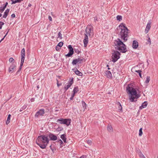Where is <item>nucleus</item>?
<instances>
[{
  "mask_svg": "<svg viewBox=\"0 0 158 158\" xmlns=\"http://www.w3.org/2000/svg\"><path fill=\"white\" fill-rule=\"evenodd\" d=\"M135 72L139 73V75L140 77H142L141 72V71L140 70H136Z\"/></svg>",
  "mask_w": 158,
  "mask_h": 158,
  "instance_id": "obj_32",
  "label": "nucleus"
},
{
  "mask_svg": "<svg viewBox=\"0 0 158 158\" xmlns=\"http://www.w3.org/2000/svg\"><path fill=\"white\" fill-rule=\"evenodd\" d=\"M4 23L1 21H0V29L2 28V26L4 24Z\"/></svg>",
  "mask_w": 158,
  "mask_h": 158,
  "instance_id": "obj_38",
  "label": "nucleus"
},
{
  "mask_svg": "<svg viewBox=\"0 0 158 158\" xmlns=\"http://www.w3.org/2000/svg\"><path fill=\"white\" fill-rule=\"evenodd\" d=\"M16 66L13 64L10 66L9 69V72L10 73H12L14 70L16 69Z\"/></svg>",
  "mask_w": 158,
  "mask_h": 158,
  "instance_id": "obj_14",
  "label": "nucleus"
},
{
  "mask_svg": "<svg viewBox=\"0 0 158 158\" xmlns=\"http://www.w3.org/2000/svg\"><path fill=\"white\" fill-rule=\"evenodd\" d=\"M11 115L9 114L8 115L7 120L6 121V124H8L10 122Z\"/></svg>",
  "mask_w": 158,
  "mask_h": 158,
  "instance_id": "obj_23",
  "label": "nucleus"
},
{
  "mask_svg": "<svg viewBox=\"0 0 158 158\" xmlns=\"http://www.w3.org/2000/svg\"><path fill=\"white\" fill-rule=\"evenodd\" d=\"M94 20H97V19H96L95 18H94Z\"/></svg>",
  "mask_w": 158,
  "mask_h": 158,
  "instance_id": "obj_63",
  "label": "nucleus"
},
{
  "mask_svg": "<svg viewBox=\"0 0 158 158\" xmlns=\"http://www.w3.org/2000/svg\"><path fill=\"white\" fill-rule=\"evenodd\" d=\"M82 104L83 108L85 107V108L86 106H87L86 103L84 101H82Z\"/></svg>",
  "mask_w": 158,
  "mask_h": 158,
  "instance_id": "obj_34",
  "label": "nucleus"
},
{
  "mask_svg": "<svg viewBox=\"0 0 158 158\" xmlns=\"http://www.w3.org/2000/svg\"><path fill=\"white\" fill-rule=\"evenodd\" d=\"M148 42L150 44H151V41L150 39V38L149 37V38H148Z\"/></svg>",
  "mask_w": 158,
  "mask_h": 158,
  "instance_id": "obj_46",
  "label": "nucleus"
},
{
  "mask_svg": "<svg viewBox=\"0 0 158 158\" xmlns=\"http://www.w3.org/2000/svg\"><path fill=\"white\" fill-rule=\"evenodd\" d=\"M73 97L71 96V97L70 98V100H73Z\"/></svg>",
  "mask_w": 158,
  "mask_h": 158,
  "instance_id": "obj_56",
  "label": "nucleus"
},
{
  "mask_svg": "<svg viewBox=\"0 0 158 158\" xmlns=\"http://www.w3.org/2000/svg\"><path fill=\"white\" fill-rule=\"evenodd\" d=\"M150 81V77L147 76L146 77V80L145 81V83L146 84L148 83Z\"/></svg>",
  "mask_w": 158,
  "mask_h": 158,
  "instance_id": "obj_26",
  "label": "nucleus"
},
{
  "mask_svg": "<svg viewBox=\"0 0 158 158\" xmlns=\"http://www.w3.org/2000/svg\"><path fill=\"white\" fill-rule=\"evenodd\" d=\"M63 42H60L57 45V46H58V47H60L62 46V45H63Z\"/></svg>",
  "mask_w": 158,
  "mask_h": 158,
  "instance_id": "obj_35",
  "label": "nucleus"
},
{
  "mask_svg": "<svg viewBox=\"0 0 158 158\" xmlns=\"http://www.w3.org/2000/svg\"><path fill=\"white\" fill-rule=\"evenodd\" d=\"M50 139V140L55 141L57 139V137L54 134L50 133L48 136Z\"/></svg>",
  "mask_w": 158,
  "mask_h": 158,
  "instance_id": "obj_11",
  "label": "nucleus"
},
{
  "mask_svg": "<svg viewBox=\"0 0 158 158\" xmlns=\"http://www.w3.org/2000/svg\"><path fill=\"white\" fill-rule=\"evenodd\" d=\"M57 86H58V87H59V86H60V85H61V84H59V83H58V81H57Z\"/></svg>",
  "mask_w": 158,
  "mask_h": 158,
  "instance_id": "obj_48",
  "label": "nucleus"
},
{
  "mask_svg": "<svg viewBox=\"0 0 158 158\" xmlns=\"http://www.w3.org/2000/svg\"><path fill=\"white\" fill-rule=\"evenodd\" d=\"M117 19L119 21H120L122 19V17L120 15H117L116 17Z\"/></svg>",
  "mask_w": 158,
  "mask_h": 158,
  "instance_id": "obj_29",
  "label": "nucleus"
},
{
  "mask_svg": "<svg viewBox=\"0 0 158 158\" xmlns=\"http://www.w3.org/2000/svg\"><path fill=\"white\" fill-rule=\"evenodd\" d=\"M84 46L85 47H86L88 43V37L87 35L85 34V38L83 40Z\"/></svg>",
  "mask_w": 158,
  "mask_h": 158,
  "instance_id": "obj_13",
  "label": "nucleus"
},
{
  "mask_svg": "<svg viewBox=\"0 0 158 158\" xmlns=\"http://www.w3.org/2000/svg\"><path fill=\"white\" fill-rule=\"evenodd\" d=\"M105 75L108 78H111L112 77V74L109 71H106L105 72Z\"/></svg>",
  "mask_w": 158,
  "mask_h": 158,
  "instance_id": "obj_16",
  "label": "nucleus"
},
{
  "mask_svg": "<svg viewBox=\"0 0 158 158\" xmlns=\"http://www.w3.org/2000/svg\"><path fill=\"white\" fill-rule=\"evenodd\" d=\"M58 142L60 143V145L63 143L62 141L60 139L59 140Z\"/></svg>",
  "mask_w": 158,
  "mask_h": 158,
  "instance_id": "obj_44",
  "label": "nucleus"
},
{
  "mask_svg": "<svg viewBox=\"0 0 158 158\" xmlns=\"http://www.w3.org/2000/svg\"><path fill=\"white\" fill-rule=\"evenodd\" d=\"M34 100V98H31V102H33Z\"/></svg>",
  "mask_w": 158,
  "mask_h": 158,
  "instance_id": "obj_55",
  "label": "nucleus"
},
{
  "mask_svg": "<svg viewBox=\"0 0 158 158\" xmlns=\"http://www.w3.org/2000/svg\"><path fill=\"white\" fill-rule=\"evenodd\" d=\"M48 136L40 135L39 136L36 140V143L42 149L46 148L49 142Z\"/></svg>",
  "mask_w": 158,
  "mask_h": 158,
  "instance_id": "obj_3",
  "label": "nucleus"
},
{
  "mask_svg": "<svg viewBox=\"0 0 158 158\" xmlns=\"http://www.w3.org/2000/svg\"><path fill=\"white\" fill-rule=\"evenodd\" d=\"M60 47H58V46H56V50H57V51H58V50H59L60 49Z\"/></svg>",
  "mask_w": 158,
  "mask_h": 158,
  "instance_id": "obj_45",
  "label": "nucleus"
},
{
  "mask_svg": "<svg viewBox=\"0 0 158 158\" xmlns=\"http://www.w3.org/2000/svg\"><path fill=\"white\" fill-rule=\"evenodd\" d=\"M4 37L3 39H2V40H1V41H2V40H3V39H4Z\"/></svg>",
  "mask_w": 158,
  "mask_h": 158,
  "instance_id": "obj_62",
  "label": "nucleus"
},
{
  "mask_svg": "<svg viewBox=\"0 0 158 158\" xmlns=\"http://www.w3.org/2000/svg\"><path fill=\"white\" fill-rule=\"evenodd\" d=\"M141 158H145V157H144V156L143 155H142V156H140Z\"/></svg>",
  "mask_w": 158,
  "mask_h": 158,
  "instance_id": "obj_54",
  "label": "nucleus"
},
{
  "mask_svg": "<svg viewBox=\"0 0 158 158\" xmlns=\"http://www.w3.org/2000/svg\"><path fill=\"white\" fill-rule=\"evenodd\" d=\"M58 37L60 38V39H62V35L60 32H59L58 33Z\"/></svg>",
  "mask_w": 158,
  "mask_h": 158,
  "instance_id": "obj_42",
  "label": "nucleus"
},
{
  "mask_svg": "<svg viewBox=\"0 0 158 158\" xmlns=\"http://www.w3.org/2000/svg\"><path fill=\"white\" fill-rule=\"evenodd\" d=\"M82 60V59L78 58V59L73 60L72 62V64L73 65H75L77 63H81Z\"/></svg>",
  "mask_w": 158,
  "mask_h": 158,
  "instance_id": "obj_10",
  "label": "nucleus"
},
{
  "mask_svg": "<svg viewBox=\"0 0 158 158\" xmlns=\"http://www.w3.org/2000/svg\"><path fill=\"white\" fill-rule=\"evenodd\" d=\"M108 69H110V68H108Z\"/></svg>",
  "mask_w": 158,
  "mask_h": 158,
  "instance_id": "obj_64",
  "label": "nucleus"
},
{
  "mask_svg": "<svg viewBox=\"0 0 158 158\" xmlns=\"http://www.w3.org/2000/svg\"><path fill=\"white\" fill-rule=\"evenodd\" d=\"M9 62L10 63L14 62V60L12 57H10L9 59Z\"/></svg>",
  "mask_w": 158,
  "mask_h": 158,
  "instance_id": "obj_37",
  "label": "nucleus"
},
{
  "mask_svg": "<svg viewBox=\"0 0 158 158\" xmlns=\"http://www.w3.org/2000/svg\"><path fill=\"white\" fill-rule=\"evenodd\" d=\"M80 158H85L84 156H81Z\"/></svg>",
  "mask_w": 158,
  "mask_h": 158,
  "instance_id": "obj_58",
  "label": "nucleus"
},
{
  "mask_svg": "<svg viewBox=\"0 0 158 158\" xmlns=\"http://www.w3.org/2000/svg\"><path fill=\"white\" fill-rule=\"evenodd\" d=\"M151 21H149L146 27V28L145 29V31L146 33H147L149 31L150 27H151Z\"/></svg>",
  "mask_w": 158,
  "mask_h": 158,
  "instance_id": "obj_15",
  "label": "nucleus"
},
{
  "mask_svg": "<svg viewBox=\"0 0 158 158\" xmlns=\"http://www.w3.org/2000/svg\"><path fill=\"white\" fill-rule=\"evenodd\" d=\"M63 128L62 127H59L56 129V130L58 131H62Z\"/></svg>",
  "mask_w": 158,
  "mask_h": 158,
  "instance_id": "obj_30",
  "label": "nucleus"
},
{
  "mask_svg": "<svg viewBox=\"0 0 158 158\" xmlns=\"http://www.w3.org/2000/svg\"><path fill=\"white\" fill-rule=\"evenodd\" d=\"M106 66L107 67H109V65H108V64Z\"/></svg>",
  "mask_w": 158,
  "mask_h": 158,
  "instance_id": "obj_61",
  "label": "nucleus"
},
{
  "mask_svg": "<svg viewBox=\"0 0 158 158\" xmlns=\"http://www.w3.org/2000/svg\"><path fill=\"white\" fill-rule=\"evenodd\" d=\"M25 50L24 48H23L21 52V59H25Z\"/></svg>",
  "mask_w": 158,
  "mask_h": 158,
  "instance_id": "obj_18",
  "label": "nucleus"
},
{
  "mask_svg": "<svg viewBox=\"0 0 158 158\" xmlns=\"http://www.w3.org/2000/svg\"><path fill=\"white\" fill-rule=\"evenodd\" d=\"M7 4H8L7 2H6L5 3V6H3V7L5 8L6 6L7 5Z\"/></svg>",
  "mask_w": 158,
  "mask_h": 158,
  "instance_id": "obj_51",
  "label": "nucleus"
},
{
  "mask_svg": "<svg viewBox=\"0 0 158 158\" xmlns=\"http://www.w3.org/2000/svg\"><path fill=\"white\" fill-rule=\"evenodd\" d=\"M148 105V102H143L141 106L139 107V109L142 110L143 108L146 107Z\"/></svg>",
  "mask_w": 158,
  "mask_h": 158,
  "instance_id": "obj_19",
  "label": "nucleus"
},
{
  "mask_svg": "<svg viewBox=\"0 0 158 158\" xmlns=\"http://www.w3.org/2000/svg\"><path fill=\"white\" fill-rule=\"evenodd\" d=\"M22 68V66H20L19 68V69L18 70V72H19V71L20 70H21Z\"/></svg>",
  "mask_w": 158,
  "mask_h": 158,
  "instance_id": "obj_53",
  "label": "nucleus"
},
{
  "mask_svg": "<svg viewBox=\"0 0 158 158\" xmlns=\"http://www.w3.org/2000/svg\"><path fill=\"white\" fill-rule=\"evenodd\" d=\"M73 78L71 80H70L68 83L67 84V85H65L64 86V89L65 91H66L73 84Z\"/></svg>",
  "mask_w": 158,
  "mask_h": 158,
  "instance_id": "obj_12",
  "label": "nucleus"
},
{
  "mask_svg": "<svg viewBox=\"0 0 158 158\" xmlns=\"http://www.w3.org/2000/svg\"><path fill=\"white\" fill-rule=\"evenodd\" d=\"M5 9V8L3 7H0V12L2 13L4 11Z\"/></svg>",
  "mask_w": 158,
  "mask_h": 158,
  "instance_id": "obj_36",
  "label": "nucleus"
},
{
  "mask_svg": "<svg viewBox=\"0 0 158 158\" xmlns=\"http://www.w3.org/2000/svg\"><path fill=\"white\" fill-rule=\"evenodd\" d=\"M50 148L52 150V152H54L56 150V149L54 147V146L53 145H51L50 146Z\"/></svg>",
  "mask_w": 158,
  "mask_h": 158,
  "instance_id": "obj_27",
  "label": "nucleus"
},
{
  "mask_svg": "<svg viewBox=\"0 0 158 158\" xmlns=\"http://www.w3.org/2000/svg\"><path fill=\"white\" fill-rule=\"evenodd\" d=\"M93 27L91 26H87L85 30L86 34L87 35H90L91 33H92Z\"/></svg>",
  "mask_w": 158,
  "mask_h": 158,
  "instance_id": "obj_7",
  "label": "nucleus"
},
{
  "mask_svg": "<svg viewBox=\"0 0 158 158\" xmlns=\"http://www.w3.org/2000/svg\"><path fill=\"white\" fill-rule=\"evenodd\" d=\"M128 29L123 23H121L117 29L116 32L120 35L121 38L125 42L127 40Z\"/></svg>",
  "mask_w": 158,
  "mask_h": 158,
  "instance_id": "obj_1",
  "label": "nucleus"
},
{
  "mask_svg": "<svg viewBox=\"0 0 158 158\" xmlns=\"http://www.w3.org/2000/svg\"><path fill=\"white\" fill-rule=\"evenodd\" d=\"M118 110L119 111H122V107L121 105H120V106H118Z\"/></svg>",
  "mask_w": 158,
  "mask_h": 158,
  "instance_id": "obj_33",
  "label": "nucleus"
},
{
  "mask_svg": "<svg viewBox=\"0 0 158 158\" xmlns=\"http://www.w3.org/2000/svg\"><path fill=\"white\" fill-rule=\"evenodd\" d=\"M112 52V61L114 62H115L119 58L120 54L119 52L115 50H114Z\"/></svg>",
  "mask_w": 158,
  "mask_h": 158,
  "instance_id": "obj_5",
  "label": "nucleus"
},
{
  "mask_svg": "<svg viewBox=\"0 0 158 158\" xmlns=\"http://www.w3.org/2000/svg\"><path fill=\"white\" fill-rule=\"evenodd\" d=\"M87 143L89 145H90L92 144V141H91V140H88L87 141Z\"/></svg>",
  "mask_w": 158,
  "mask_h": 158,
  "instance_id": "obj_41",
  "label": "nucleus"
},
{
  "mask_svg": "<svg viewBox=\"0 0 158 158\" xmlns=\"http://www.w3.org/2000/svg\"><path fill=\"white\" fill-rule=\"evenodd\" d=\"M28 6L30 7L31 6V4L30 3H29L28 5Z\"/></svg>",
  "mask_w": 158,
  "mask_h": 158,
  "instance_id": "obj_57",
  "label": "nucleus"
},
{
  "mask_svg": "<svg viewBox=\"0 0 158 158\" xmlns=\"http://www.w3.org/2000/svg\"><path fill=\"white\" fill-rule=\"evenodd\" d=\"M75 94H76L75 93L73 92V94H72L71 96L74 97V96H75Z\"/></svg>",
  "mask_w": 158,
  "mask_h": 158,
  "instance_id": "obj_52",
  "label": "nucleus"
},
{
  "mask_svg": "<svg viewBox=\"0 0 158 158\" xmlns=\"http://www.w3.org/2000/svg\"><path fill=\"white\" fill-rule=\"evenodd\" d=\"M126 91L129 94V99L131 102H133L137 101L135 99H137L140 97V95L137 94L136 90L132 87L128 85L126 87Z\"/></svg>",
  "mask_w": 158,
  "mask_h": 158,
  "instance_id": "obj_2",
  "label": "nucleus"
},
{
  "mask_svg": "<svg viewBox=\"0 0 158 158\" xmlns=\"http://www.w3.org/2000/svg\"><path fill=\"white\" fill-rule=\"evenodd\" d=\"M24 59H21V63H20V66L22 67L23 65V63H24Z\"/></svg>",
  "mask_w": 158,
  "mask_h": 158,
  "instance_id": "obj_39",
  "label": "nucleus"
},
{
  "mask_svg": "<svg viewBox=\"0 0 158 158\" xmlns=\"http://www.w3.org/2000/svg\"><path fill=\"white\" fill-rule=\"evenodd\" d=\"M48 19H49V20L50 21H52V18L51 16H48Z\"/></svg>",
  "mask_w": 158,
  "mask_h": 158,
  "instance_id": "obj_47",
  "label": "nucleus"
},
{
  "mask_svg": "<svg viewBox=\"0 0 158 158\" xmlns=\"http://www.w3.org/2000/svg\"><path fill=\"white\" fill-rule=\"evenodd\" d=\"M142 128H140L139 130V136H142L143 134V132L142 131Z\"/></svg>",
  "mask_w": 158,
  "mask_h": 158,
  "instance_id": "obj_31",
  "label": "nucleus"
},
{
  "mask_svg": "<svg viewBox=\"0 0 158 158\" xmlns=\"http://www.w3.org/2000/svg\"><path fill=\"white\" fill-rule=\"evenodd\" d=\"M27 107V105H25L22 107V109H23V110H24Z\"/></svg>",
  "mask_w": 158,
  "mask_h": 158,
  "instance_id": "obj_43",
  "label": "nucleus"
},
{
  "mask_svg": "<svg viewBox=\"0 0 158 158\" xmlns=\"http://www.w3.org/2000/svg\"><path fill=\"white\" fill-rule=\"evenodd\" d=\"M23 110V109H20V110H19V111H20V112H21V111H22Z\"/></svg>",
  "mask_w": 158,
  "mask_h": 158,
  "instance_id": "obj_59",
  "label": "nucleus"
},
{
  "mask_svg": "<svg viewBox=\"0 0 158 158\" xmlns=\"http://www.w3.org/2000/svg\"><path fill=\"white\" fill-rule=\"evenodd\" d=\"M113 46L116 50H118L120 52L125 53L127 51L126 45L119 39L114 41Z\"/></svg>",
  "mask_w": 158,
  "mask_h": 158,
  "instance_id": "obj_4",
  "label": "nucleus"
},
{
  "mask_svg": "<svg viewBox=\"0 0 158 158\" xmlns=\"http://www.w3.org/2000/svg\"><path fill=\"white\" fill-rule=\"evenodd\" d=\"M79 91L78 88V87H75L73 90V92L76 93Z\"/></svg>",
  "mask_w": 158,
  "mask_h": 158,
  "instance_id": "obj_28",
  "label": "nucleus"
},
{
  "mask_svg": "<svg viewBox=\"0 0 158 158\" xmlns=\"http://www.w3.org/2000/svg\"><path fill=\"white\" fill-rule=\"evenodd\" d=\"M74 70L75 69H73V71L75 73L76 75L80 76H82L83 74L81 72L79 71L78 69H76V70L74 71Z\"/></svg>",
  "mask_w": 158,
  "mask_h": 158,
  "instance_id": "obj_20",
  "label": "nucleus"
},
{
  "mask_svg": "<svg viewBox=\"0 0 158 158\" xmlns=\"http://www.w3.org/2000/svg\"><path fill=\"white\" fill-rule=\"evenodd\" d=\"M60 138L63 140L64 143H66V135L65 134L62 135L60 136Z\"/></svg>",
  "mask_w": 158,
  "mask_h": 158,
  "instance_id": "obj_21",
  "label": "nucleus"
},
{
  "mask_svg": "<svg viewBox=\"0 0 158 158\" xmlns=\"http://www.w3.org/2000/svg\"><path fill=\"white\" fill-rule=\"evenodd\" d=\"M138 46V42L135 40L133 41L132 44V47L133 48L136 49Z\"/></svg>",
  "mask_w": 158,
  "mask_h": 158,
  "instance_id": "obj_17",
  "label": "nucleus"
},
{
  "mask_svg": "<svg viewBox=\"0 0 158 158\" xmlns=\"http://www.w3.org/2000/svg\"><path fill=\"white\" fill-rule=\"evenodd\" d=\"M68 48L69 50V52L67 54L65 55V56L69 57L71 56L73 54L74 51L71 45L68 46Z\"/></svg>",
  "mask_w": 158,
  "mask_h": 158,
  "instance_id": "obj_8",
  "label": "nucleus"
},
{
  "mask_svg": "<svg viewBox=\"0 0 158 158\" xmlns=\"http://www.w3.org/2000/svg\"><path fill=\"white\" fill-rule=\"evenodd\" d=\"M74 51L75 52L77 53V54H79L80 52L78 49H74Z\"/></svg>",
  "mask_w": 158,
  "mask_h": 158,
  "instance_id": "obj_40",
  "label": "nucleus"
},
{
  "mask_svg": "<svg viewBox=\"0 0 158 158\" xmlns=\"http://www.w3.org/2000/svg\"><path fill=\"white\" fill-rule=\"evenodd\" d=\"M107 130L109 132H111L113 131V128L112 126L110 125L107 127Z\"/></svg>",
  "mask_w": 158,
  "mask_h": 158,
  "instance_id": "obj_25",
  "label": "nucleus"
},
{
  "mask_svg": "<svg viewBox=\"0 0 158 158\" xmlns=\"http://www.w3.org/2000/svg\"><path fill=\"white\" fill-rule=\"evenodd\" d=\"M11 16L12 18H15V15L14 14H12Z\"/></svg>",
  "mask_w": 158,
  "mask_h": 158,
  "instance_id": "obj_49",
  "label": "nucleus"
},
{
  "mask_svg": "<svg viewBox=\"0 0 158 158\" xmlns=\"http://www.w3.org/2000/svg\"><path fill=\"white\" fill-rule=\"evenodd\" d=\"M71 120L70 119H58L56 121L57 122H59L60 124H65L67 126H69L71 123Z\"/></svg>",
  "mask_w": 158,
  "mask_h": 158,
  "instance_id": "obj_6",
  "label": "nucleus"
},
{
  "mask_svg": "<svg viewBox=\"0 0 158 158\" xmlns=\"http://www.w3.org/2000/svg\"><path fill=\"white\" fill-rule=\"evenodd\" d=\"M11 0L12 1V2L11 4H15L17 2H20L21 1H23V0H16L14 1H13V0Z\"/></svg>",
  "mask_w": 158,
  "mask_h": 158,
  "instance_id": "obj_24",
  "label": "nucleus"
},
{
  "mask_svg": "<svg viewBox=\"0 0 158 158\" xmlns=\"http://www.w3.org/2000/svg\"><path fill=\"white\" fill-rule=\"evenodd\" d=\"M2 15V14H0V17H1Z\"/></svg>",
  "mask_w": 158,
  "mask_h": 158,
  "instance_id": "obj_60",
  "label": "nucleus"
},
{
  "mask_svg": "<svg viewBox=\"0 0 158 158\" xmlns=\"http://www.w3.org/2000/svg\"><path fill=\"white\" fill-rule=\"evenodd\" d=\"M45 113L44 109H40L35 114V117L38 118L40 116H42Z\"/></svg>",
  "mask_w": 158,
  "mask_h": 158,
  "instance_id": "obj_9",
  "label": "nucleus"
},
{
  "mask_svg": "<svg viewBox=\"0 0 158 158\" xmlns=\"http://www.w3.org/2000/svg\"><path fill=\"white\" fill-rule=\"evenodd\" d=\"M116 104L118 106H120V105H121V103L120 102H116Z\"/></svg>",
  "mask_w": 158,
  "mask_h": 158,
  "instance_id": "obj_50",
  "label": "nucleus"
},
{
  "mask_svg": "<svg viewBox=\"0 0 158 158\" xmlns=\"http://www.w3.org/2000/svg\"><path fill=\"white\" fill-rule=\"evenodd\" d=\"M9 11V9H7L5 11L4 13V15L3 16V18H6V17Z\"/></svg>",
  "mask_w": 158,
  "mask_h": 158,
  "instance_id": "obj_22",
  "label": "nucleus"
}]
</instances>
